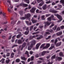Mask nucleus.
I'll return each instance as SVG.
<instances>
[{
	"label": "nucleus",
	"mask_w": 64,
	"mask_h": 64,
	"mask_svg": "<svg viewBox=\"0 0 64 64\" xmlns=\"http://www.w3.org/2000/svg\"><path fill=\"white\" fill-rule=\"evenodd\" d=\"M35 44H36V40H34L32 41L31 44L30 46H29L30 43H28L27 44V46H28V50H31L32 47H33L34 45H35Z\"/></svg>",
	"instance_id": "f257e3e1"
},
{
	"label": "nucleus",
	"mask_w": 64,
	"mask_h": 64,
	"mask_svg": "<svg viewBox=\"0 0 64 64\" xmlns=\"http://www.w3.org/2000/svg\"><path fill=\"white\" fill-rule=\"evenodd\" d=\"M31 17V14L30 13H28L25 14V16L21 17L20 19L25 20L26 19H28Z\"/></svg>",
	"instance_id": "f03ea898"
},
{
	"label": "nucleus",
	"mask_w": 64,
	"mask_h": 64,
	"mask_svg": "<svg viewBox=\"0 0 64 64\" xmlns=\"http://www.w3.org/2000/svg\"><path fill=\"white\" fill-rule=\"evenodd\" d=\"M54 16H57L58 18L59 19H60V20L58 21V22H61V21L63 19H62V17L61 16L58 14H54Z\"/></svg>",
	"instance_id": "7ed1b4c3"
},
{
	"label": "nucleus",
	"mask_w": 64,
	"mask_h": 64,
	"mask_svg": "<svg viewBox=\"0 0 64 64\" xmlns=\"http://www.w3.org/2000/svg\"><path fill=\"white\" fill-rule=\"evenodd\" d=\"M49 52L48 51H44L42 52H40L39 54V56L40 57H41V56H44L45 53H49Z\"/></svg>",
	"instance_id": "20e7f679"
},
{
	"label": "nucleus",
	"mask_w": 64,
	"mask_h": 64,
	"mask_svg": "<svg viewBox=\"0 0 64 64\" xmlns=\"http://www.w3.org/2000/svg\"><path fill=\"white\" fill-rule=\"evenodd\" d=\"M44 24H45L44 27H46V26H49L51 24V23H50L48 22H44Z\"/></svg>",
	"instance_id": "39448f33"
},
{
	"label": "nucleus",
	"mask_w": 64,
	"mask_h": 64,
	"mask_svg": "<svg viewBox=\"0 0 64 64\" xmlns=\"http://www.w3.org/2000/svg\"><path fill=\"white\" fill-rule=\"evenodd\" d=\"M36 9V8H35L33 7L32 8V9L30 10V11L32 13H34Z\"/></svg>",
	"instance_id": "423d86ee"
},
{
	"label": "nucleus",
	"mask_w": 64,
	"mask_h": 64,
	"mask_svg": "<svg viewBox=\"0 0 64 64\" xmlns=\"http://www.w3.org/2000/svg\"><path fill=\"white\" fill-rule=\"evenodd\" d=\"M32 23H35L37 22V20H34V17L32 18Z\"/></svg>",
	"instance_id": "0eeeda50"
},
{
	"label": "nucleus",
	"mask_w": 64,
	"mask_h": 64,
	"mask_svg": "<svg viewBox=\"0 0 64 64\" xmlns=\"http://www.w3.org/2000/svg\"><path fill=\"white\" fill-rule=\"evenodd\" d=\"M20 6H24V7H27L28 6V4H24L22 3H21L20 5Z\"/></svg>",
	"instance_id": "6e6552de"
},
{
	"label": "nucleus",
	"mask_w": 64,
	"mask_h": 64,
	"mask_svg": "<svg viewBox=\"0 0 64 64\" xmlns=\"http://www.w3.org/2000/svg\"><path fill=\"white\" fill-rule=\"evenodd\" d=\"M47 8V4L44 5L42 7V8L43 10H45Z\"/></svg>",
	"instance_id": "1a4fd4ad"
},
{
	"label": "nucleus",
	"mask_w": 64,
	"mask_h": 64,
	"mask_svg": "<svg viewBox=\"0 0 64 64\" xmlns=\"http://www.w3.org/2000/svg\"><path fill=\"white\" fill-rule=\"evenodd\" d=\"M62 44V42H60L59 43H58L56 44V46L57 47H58V46H60Z\"/></svg>",
	"instance_id": "9d476101"
},
{
	"label": "nucleus",
	"mask_w": 64,
	"mask_h": 64,
	"mask_svg": "<svg viewBox=\"0 0 64 64\" xmlns=\"http://www.w3.org/2000/svg\"><path fill=\"white\" fill-rule=\"evenodd\" d=\"M44 36L42 35H40V37L37 38V40H39V39H42L43 38Z\"/></svg>",
	"instance_id": "9b49d317"
},
{
	"label": "nucleus",
	"mask_w": 64,
	"mask_h": 64,
	"mask_svg": "<svg viewBox=\"0 0 64 64\" xmlns=\"http://www.w3.org/2000/svg\"><path fill=\"white\" fill-rule=\"evenodd\" d=\"M62 59V58L58 57L56 59V61L57 60H58V61H60V60H61Z\"/></svg>",
	"instance_id": "f8f14e48"
},
{
	"label": "nucleus",
	"mask_w": 64,
	"mask_h": 64,
	"mask_svg": "<svg viewBox=\"0 0 64 64\" xmlns=\"http://www.w3.org/2000/svg\"><path fill=\"white\" fill-rule=\"evenodd\" d=\"M40 43H39V44H37L36 45V49H38L39 48V46H40Z\"/></svg>",
	"instance_id": "ddd939ff"
},
{
	"label": "nucleus",
	"mask_w": 64,
	"mask_h": 64,
	"mask_svg": "<svg viewBox=\"0 0 64 64\" xmlns=\"http://www.w3.org/2000/svg\"><path fill=\"white\" fill-rule=\"evenodd\" d=\"M36 38V36H30V40H31V39H32L33 38Z\"/></svg>",
	"instance_id": "4468645a"
},
{
	"label": "nucleus",
	"mask_w": 64,
	"mask_h": 64,
	"mask_svg": "<svg viewBox=\"0 0 64 64\" xmlns=\"http://www.w3.org/2000/svg\"><path fill=\"white\" fill-rule=\"evenodd\" d=\"M47 34H50V33L48 32H46V34H44V37H47Z\"/></svg>",
	"instance_id": "2eb2a0df"
},
{
	"label": "nucleus",
	"mask_w": 64,
	"mask_h": 64,
	"mask_svg": "<svg viewBox=\"0 0 64 64\" xmlns=\"http://www.w3.org/2000/svg\"><path fill=\"white\" fill-rule=\"evenodd\" d=\"M62 32H59L56 33L57 36H60L62 35Z\"/></svg>",
	"instance_id": "dca6fc26"
},
{
	"label": "nucleus",
	"mask_w": 64,
	"mask_h": 64,
	"mask_svg": "<svg viewBox=\"0 0 64 64\" xmlns=\"http://www.w3.org/2000/svg\"><path fill=\"white\" fill-rule=\"evenodd\" d=\"M18 43L19 44H21L22 43V41L21 40H18Z\"/></svg>",
	"instance_id": "f3484780"
},
{
	"label": "nucleus",
	"mask_w": 64,
	"mask_h": 64,
	"mask_svg": "<svg viewBox=\"0 0 64 64\" xmlns=\"http://www.w3.org/2000/svg\"><path fill=\"white\" fill-rule=\"evenodd\" d=\"M26 43L25 42H24L23 44L22 45V47H25V46H26Z\"/></svg>",
	"instance_id": "a211bd4d"
},
{
	"label": "nucleus",
	"mask_w": 64,
	"mask_h": 64,
	"mask_svg": "<svg viewBox=\"0 0 64 64\" xmlns=\"http://www.w3.org/2000/svg\"><path fill=\"white\" fill-rule=\"evenodd\" d=\"M51 17V18L52 19V20H53L55 21L56 20L55 18H54V15H52L50 17Z\"/></svg>",
	"instance_id": "6ab92c4d"
},
{
	"label": "nucleus",
	"mask_w": 64,
	"mask_h": 64,
	"mask_svg": "<svg viewBox=\"0 0 64 64\" xmlns=\"http://www.w3.org/2000/svg\"><path fill=\"white\" fill-rule=\"evenodd\" d=\"M24 1L25 2H26L28 4H29L30 2V0H24Z\"/></svg>",
	"instance_id": "aec40b11"
},
{
	"label": "nucleus",
	"mask_w": 64,
	"mask_h": 64,
	"mask_svg": "<svg viewBox=\"0 0 64 64\" xmlns=\"http://www.w3.org/2000/svg\"><path fill=\"white\" fill-rule=\"evenodd\" d=\"M46 31H48V32H50V33H52L53 32V30H46Z\"/></svg>",
	"instance_id": "412c9836"
},
{
	"label": "nucleus",
	"mask_w": 64,
	"mask_h": 64,
	"mask_svg": "<svg viewBox=\"0 0 64 64\" xmlns=\"http://www.w3.org/2000/svg\"><path fill=\"white\" fill-rule=\"evenodd\" d=\"M20 14L21 15V16H22V15H23V11H20L19 12Z\"/></svg>",
	"instance_id": "4be33fe9"
},
{
	"label": "nucleus",
	"mask_w": 64,
	"mask_h": 64,
	"mask_svg": "<svg viewBox=\"0 0 64 64\" xmlns=\"http://www.w3.org/2000/svg\"><path fill=\"white\" fill-rule=\"evenodd\" d=\"M21 59L22 60H25L26 59V58L24 56H21Z\"/></svg>",
	"instance_id": "5701e85b"
},
{
	"label": "nucleus",
	"mask_w": 64,
	"mask_h": 64,
	"mask_svg": "<svg viewBox=\"0 0 64 64\" xmlns=\"http://www.w3.org/2000/svg\"><path fill=\"white\" fill-rule=\"evenodd\" d=\"M59 55L60 56H62V57H63L64 56V55L63 54V52H61L59 53Z\"/></svg>",
	"instance_id": "b1692460"
},
{
	"label": "nucleus",
	"mask_w": 64,
	"mask_h": 64,
	"mask_svg": "<svg viewBox=\"0 0 64 64\" xmlns=\"http://www.w3.org/2000/svg\"><path fill=\"white\" fill-rule=\"evenodd\" d=\"M56 57V55L54 54V55L52 56L51 57L52 59H55Z\"/></svg>",
	"instance_id": "393cba45"
},
{
	"label": "nucleus",
	"mask_w": 64,
	"mask_h": 64,
	"mask_svg": "<svg viewBox=\"0 0 64 64\" xmlns=\"http://www.w3.org/2000/svg\"><path fill=\"white\" fill-rule=\"evenodd\" d=\"M44 4V2H42L39 4V6H42Z\"/></svg>",
	"instance_id": "a878e982"
},
{
	"label": "nucleus",
	"mask_w": 64,
	"mask_h": 64,
	"mask_svg": "<svg viewBox=\"0 0 64 64\" xmlns=\"http://www.w3.org/2000/svg\"><path fill=\"white\" fill-rule=\"evenodd\" d=\"M14 56V53L13 52H12L11 54V58H13Z\"/></svg>",
	"instance_id": "bb28decb"
},
{
	"label": "nucleus",
	"mask_w": 64,
	"mask_h": 64,
	"mask_svg": "<svg viewBox=\"0 0 64 64\" xmlns=\"http://www.w3.org/2000/svg\"><path fill=\"white\" fill-rule=\"evenodd\" d=\"M57 26H54V28L53 27L52 28V29L53 30H56V28H57Z\"/></svg>",
	"instance_id": "cd10ccee"
},
{
	"label": "nucleus",
	"mask_w": 64,
	"mask_h": 64,
	"mask_svg": "<svg viewBox=\"0 0 64 64\" xmlns=\"http://www.w3.org/2000/svg\"><path fill=\"white\" fill-rule=\"evenodd\" d=\"M54 47H55L54 46H52L50 47L49 48V50H52V49H53V48H54Z\"/></svg>",
	"instance_id": "c85d7f7f"
},
{
	"label": "nucleus",
	"mask_w": 64,
	"mask_h": 64,
	"mask_svg": "<svg viewBox=\"0 0 64 64\" xmlns=\"http://www.w3.org/2000/svg\"><path fill=\"white\" fill-rule=\"evenodd\" d=\"M54 10L52 9H50L49 10V11L50 12H51L52 13H53V12Z\"/></svg>",
	"instance_id": "c756f323"
},
{
	"label": "nucleus",
	"mask_w": 64,
	"mask_h": 64,
	"mask_svg": "<svg viewBox=\"0 0 64 64\" xmlns=\"http://www.w3.org/2000/svg\"><path fill=\"white\" fill-rule=\"evenodd\" d=\"M29 31H26L24 33V34L25 35H28V34H29Z\"/></svg>",
	"instance_id": "7c9ffc66"
},
{
	"label": "nucleus",
	"mask_w": 64,
	"mask_h": 64,
	"mask_svg": "<svg viewBox=\"0 0 64 64\" xmlns=\"http://www.w3.org/2000/svg\"><path fill=\"white\" fill-rule=\"evenodd\" d=\"M43 26H40L39 27V28H40V29H41L40 30V31H42V28H43Z\"/></svg>",
	"instance_id": "2f4dec72"
},
{
	"label": "nucleus",
	"mask_w": 64,
	"mask_h": 64,
	"mask_svg": "<svg viewBox=\"0 0 64 64\" xmlns=\"http://www.w3.org/2000/svg\"><path fill=\"white\" fill-rule=\"evenodd\" d=\"M33 28V26H30V30L31 31Z\"/></svg>",
	"instance_id": "473e14b6"
},
{
	"label": "nucleus",
	"mask_w": 64,
	"mask_h": 64,
	"mask_svg": "<svg viewBox=\"0 0 64 64\" xmlns=\"http://www.w3.org/2000/svg\"><path fill=\"white\" fill-rule=\"evenodd\" d=\"M20 59L18 58L16 60V62L17 63H19L20 61Z\"/></svg>",
	"instance_id": "72a5a7b5"
},
{
	"label": "nucleus",
	"mask_w": 64,
	"mask_h": 64,
	"mask_svg": "<svg viewBox=\"0 0 64 64\" xmlns=\"http://www.w3.org/2000/svg\"><path fill=\"white\" fill-rule=\"evenodd\" d=\"M10 60L9 59H8V60H6V63L8 64L9 63V62H10Z\"/></svg>",
	"instance_id": "f704fd0d"
},
{
	"label": "nucleus",
	"mask_w": 64,
	"mask_h": 64,
	"mask_svg": "<svg viewBox=\"0 0 64 64\" xmlns=\"http://www.w3.org/2000/svg\"><path fill=\"white\" fill-rule=\"evenodd\" d=\"M54 26V24L53 23H52V24L50 26V28H52V27L53 26Z\"/></svg>",
	"instance_id": "c9c22d12"
},
{
	"label": "nucleus",
	"mask_w": 64,
	"mask_h": 64,
	"mask_svg": "<svg viewBox=\"0 0 64 64\" xmlns=\"http://www.w3.org/2000/svg\"><path fill=\"white\" fill-rule=\"evenodd\" d=\"M50 44H46V46L48 48L50 47Z\"/></svg>",
	"instance_id": "e433bc0d"
},
{
	"label": "nucleus",
	"mask_w": 64,
	"mask_h": 64,
	"mask_svg": "<svg viewBox=\"0 0 64 64\" xmlns=\"http://www.w3.org/2000/svg\"><path fill=\"white\" fill-rule=\"evenodd\" d=\"M45 17V16L44 15H43L42 16V20H45V18H44Z\"/></svg>",
	"instance_id": "4c0bfd02"
},
{
	"label": "nucleus",
	"mask_w": 64,
	"mask_h": 64,
	"mask_svg": "<svg viewBox=\"0 0 64 64\" xmlns=\"http://www.w3.org/2000/svg\"><path fill=\"white\" fill-rule=\"evenodd\" d=\"M16 22H15V21H12L11 22V24H14L13 25H14V24H15Z\"/></svg>",
	"instance_id": "58836bf2"
},
{
	"label": "nucleus",
	"mask_w": 64,
	"mask_h": 64,
	"mask_svg": "<svg viewBox=\"0 0 64 64\" xmlns=\"http://www.w3.org/2000/svg\"><path fill=\"white\" fill-rule=\"evenodd\" d=\"M60 2L62 3V4H64V0H61Z\"/></svg>",
	"instance_id": "ea45409f"
},
{
	"label": "nucleus",
	"mask_w": 64,
	"mask_h": 64,
	"mask_svg": "<svg viewBox=\"0 0 64 64\" xmlns=\"http://www.w3.org/2000/svg\"><path fill=\"white\" fill-rule=\"evenodd\" d=\"M18 46V45L17 44H14L13 46L12 47V48H13L14 47H17Z\"/></svg>",
	"instance_id": "a19ab883"
},
{
	"label": "nucleus",
	"mask_w": 64,
	"mask_h": 64,
	"mask_svg": "<svg viewBox=\"0 0 64 64\" xmlns=\"http://www.w3.org/2000/svg\"><path fill=\"white\" fill-rule=\"evenodd\" d=\"M51 18L50 17L48 18V21H51Z\"/></svg>",
	"instance_id": "79ce46f5"
},
{
	"label": "nucleus",
	"mask_w": 64,
	"mask_h": 64,
	"mask_svg": "<svg viewBox=\"0 0 64 64\" xmlns=\"http://www.w3.org/2000/svg\"><path fill=\"white\" fill-rule=\"evenodd\" d=\"M8 10L9 12L10 13V12H11V9H10L9 8H8Z\"/></svg>",
	"instance_id": "37998d69"
},
{
	"label": "nucleus",
	"mask_w": 64,
	"mask_h": 64,
	"mask_svg": "<svg viewBox=\"0 0 64 64\" xmlns=\"http://www.w3.org/2000/svg\"><path fill=\"white\" fill-rule=\"evenodd\" d=\"M58 12V11L57 10H54L53 13H57Z\"/></svg>",
	"instance_id": "c03bdc74"
},
{
	"label": "nucleus",
	"mask_w": 64,
	"mask_h": 64,
	"mask_svg": "<svg viewBox=\"0 0 64 64\" xmlns=\"http://www.w3.org/2000/svg\"><path fill=\"white\" fill-rule=\"evenodd\" d=\"M39 56V55H38V54H36L35 55V57H36V58H38Z\"/></svg>",
	"instance_id": "a18cd8bd"
},
{
	"label": "nucleus",
	"mask_w": 64,
	"mask_h": 64,
	"mask_svg": "<svg viewBox=\"0 0 64 64\" xmlns=\"http://www.w3.org/2000/svg\"><path fill=\"white\" fill-rule=\"evenodd\" d=\"M20 37H21V35L18 34L17 36L16 37L17 38H20Z\"/></svg>",
	"instance_id": "49530a36"
},
{
	"label": "nucleus",
	"mask_w": 64,
	"mask_h": 64,
	"mask_svg": "<svg viewBox=\"0 0 64 64\" xmlns=\"http://www.w3.org/2000/svg\"><path fill=\"white\" fill-rule=\"evenodd\" d=\"M20 31H22V30H20V28H18L17 30V32H19Z\"/></svg>",
	"instance_id": "de8ad7c7"
},
{
	"label": "nucleus",
	"mask_w": 64,
	"mask_h": 64,
	"mask_svg": "<svg viewBox=\"0 0 64 64\" xmlns=\"http://www.w3.org/2000/svg\"><path fill=\"white\" fill-rule=\"evenodd\" d=\"M46 4H49V3H51V1H50V0H49L48 1L46 2Z\"/></svg>",
	"instance_id": "09e8293b"
},
{
	"label": "nucleus",
	"mask_w": 64,
	"mask_h": 64,
	"mask_svg": "<svg viewBox=\"0 0 64 64\" xmlns=\"http://www.w3.org/2000/svg\"><path fill=\"white\" fill-rule=\"evenodd\" d=\"M34 56H32L31 57V61H33V60H34Z\"/></svg>",
	"instance_id": "8fccbe9b"
},
{
	"label": "nucleus",
	"mask_w": 64,
	"mask_h": 64,
	"mask_svg": "<svg viewBox=\"0 0 64 64\" xmlns=\"http://www.w3.org/2000/svg\"><path fill=\"white\" fill-rule=\"evenodd\" d=\"M57 31H60V28L59 27H58L56 29Z\"/></svg>",
	"instance_id": "3c124183"
},
{
	"label": "nucleus",
	"mask_w": 64,
	"mask_h": 64,
	"mask_svg": "<svg viewBox=\"0 0 64 64\" xmlns=\"http://www.w3.org/2000/svg\"><path fill=\"white\" fill-rule=\"evenodd\" d=\"M2 15L4 17H6V14L4 12L2 13Z\"/></svg>",
	"instance_id": "603ef678"
},
{
	"label": "nucleus",
	"mask_w": 64,
	"mask_h": 64,
	"mask_svg": "<svg viewBox=\"0 0 64 64\" xmlns=\"http://www.w3.org/2000/svg\"><path fill=\"white\" fill-rule=\"evenodd\" d=\"M37 1L38 3H40L42 1V0H36Z\"/></svg>",
	"instance_id": "864d4df0"
},
{
	"label": "nucleus",
	"mask_w": 64,
	"mask_h": 64,
	"mask_svg": "<svg viewBox=\"0 0 64 64\" xmlns=\"http://www.w3.org/2000/svg\"><path fill=\"white\" fill-rule=\"evenodd\" d=\"M58 7L60 8H62V5L60 4H58Z\"/></svg>",
	"instance_id": "5fc2aeb1"
},
{
	"label": "nucleus",
	"mask_w": 64,
	"mask_h": 64,
	"mask_svg": "<svg viewBox=\"0 0 64 64\" xmlns=\"http://www.w3.org/2000/svg\"><path fill=\"white\" fill-rule=\"evenodd\" d=\"M15 37H16V35H14L12 36V39H15Z\"/></svg>",
	"instance_id": "6e6d98bb"
},
{
	"label": "nucleus",
	"mask_w": 64,
	"mask_h": 64,
	"mask_svg": "<svg viewBox=\"0 0 64 64\" xmlns=\"http://www.w3.org/2000/svg\"><path fill=\"white\" fill-rule=\"evenodd\" d=\"M37 62L38 63H41L42 61L41 60H38L37 61Z\"/></svg>",
	"instance_id": "4d7b16f0"
},
{
	"label": "nucleus",
	"mask_w": 64,
	"mask_h": 64,
	"mask_svg": "<svg viewBox=\"0 0 64 64\" xmlns=\"http://www.w3.org/2000/svg\"><path fill=\"white\" fill-rule=\"evenodd\" d=\"M57 42H58V40H57V39H56L55 40V42H54V43L55 44H56Z\"/></svg>",
	"instance_id": "13d9d810"
},
{
	"label": "nucleus",
	"mask_w": 64,
	"mask_h": 64,
	"mask_svg": "<svg viewBox=\"0 0 64 64\" xmlns=\"http://www.w3.org/2000/svg\"><path fill=\"white\" fill-rule=\"evenodd\" d=\"M36 3V2H33L32 3V4H33V5H35V3Z\"/></svg>",
	"instance_id": "bf43d9fd"
},
{
	"label": "nucleus",
	"mask_w": 64,
	"mask_h": 64,
	"mask_svg": "<svg viewBox=\"0 0 64 64\" xmlns=\"http://www.w3.org/2000/svg\"><path fill=\"white\" fill-rule=\"evenodd\" d=\"M29 54V52L27 51H26V52L25 53V54L28 55Z\"/></svg>",
	"instance_id": "052dcab7"
},
{
	"label": "nucleus",
	"mask_w": 64,
	"mask_h": 64,
	"mask_svg": "<svg viewBox=\"0 0 64 64\" xmlns=\"http://www.w3.org/2000/svg\"><path fill=\"white\" fill-rule=\"evenodd\" d=\"M60 28L61 29H63L64 28V26H60Z\"/></svg>",
	"instance_id": "680f3d73"
},
{
	"label": "nucleus",
	"mask_w": 64,
	"mask_h": 64,
	"mask_svg": "<svg viewBox=\"0 0 64 64\" xmlns=\"http://www.w3.org/2000/svg\"><path fill=\"white\" fill-rule=\"evenodd\" d=\"M7 2L9 4H10L11 3V1L9 0H8Z\"/></svg>",
	"instance_id": "e2e57ef3"
},
{
	"label": "nucleus",
	"mask_w": 64,
	"mask_h": 64,
	"mask_svg": "<svg viewBox=\"0 0 64 64\" xmlns=\"http://www.w3.org/2000/svg\"><path fill=\"white\" fill-rule=\"evenodd\" d=\"M51 56L50 55H49L46 57V58H47V59H49V58Z\"/></svg>",
	"instance_id": "0e129e2a"
},
{
	"label": "nucleus",
	"mask_w": 64,
	"mask_h": 64,
	"mask_svg": "<svg viewBox=\"0 0 64 64\" xmlns=\"http://www.w3.org/2000/svg\"><path fill=\"white\" fill-rule=\"evenodd\" d=\"M26 31H28V32H29V28H27L26 29Z\"/></svg>",
	"instance_id": "69168bd1"
},
{
	"label": "nucleus",
	"mask_w": 64,
	"mask_h": 64,
	"mask_svg": "<svg viewBox=\"0 0 64 64\" xmlns=\"http://www.w3.org/2000/svg\"><path fill=\"white\" fill-rule=\"evenodd\" d=\"M31 6L30 5H29L28 9H31Z\"/></svg>",
	"instance_id": "338daca9"
},
{
	"label": "nucleus",
	"mask_w": 64,
	"mask_h": 64,
	"mask_svg": "<svg viewBox=\"0 0 64 64\" xmlns=\"http://www.w3.org/2000/svg\"><path fill=\"white\" fill-rule=\"evenodd\" d=\"M12 37V35H10V36L8 38V40H10L11 39V38Z\"/></svg>",
	"instance_id": "774afa93"
}]
</instances>
